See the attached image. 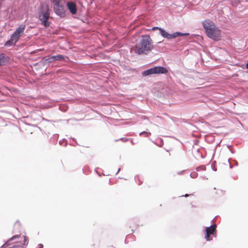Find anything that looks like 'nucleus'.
<instances>
[{"label":"nucleus","instance_id":"nucleus-18","mask_svg":"<svg viewBox=\"0 0 248 248\" xmlns=\"http://www.w3.org/2000/svg\"><path fill=\"white\" fill-rule=\"evenodd\" d=\"M196 175H197V174L195 173V174H194V175H193V176H192V177H193V178H194V177H196Z\"/></svg>","mask_w":248,"mask_h":248},{"label":"nucleus","instance_id":"nucleus-16","mask_svg":"<svg viewBox=\"0 0 248 248\" xmlns=\"http://www.w3.org/2000/svg\"><path fill=\"white\" fill-rule=\"evenodd\" d=\"M142 134H146V136H148V135H151V133H147V132H143L141 133H140V135H141Z\"/></svg>","mask_w":248,"mask_h":248},{"label":"nucleus","instance_id":"nucleus-9","mask_svg":"<svg viewBox=\"0 0 248 248\" xmlns=\"http://www.w3.org/2000/svg\"><path fill=\"white\" fill-rule=\"evenodd\" d=\"M67 6L72 14L75 15L77 13V8L75 3L72 1L68 2L67 3Z\"/></svg>","mask_w":248,"mask_h":248},{"label":"nucleus","instance_id":"nucleus-12","mask_svg":"<svg viewBox=\"0 0 248 248\" xmlns=\"http://www.w3.org/2000/svg\"><path fill=\"white\" fill-rule=\"evenodd\" d=\"M46 61H47L49 63L54 62L53 56L48 57L47 59H46Z\"/></svg>","mask_w":248,"mask_h":248},{"label":"nucleus","instance_id":"nucleus-17","mask_svg":"<svg viewBox=\"0 0 248 248\" xmlns=\"http://www.w3.org/2000/svg\"><path fill=\"white\" fill-rule=\"evenodd\" d=\"M183 196H184V197H188V196H189V195H188V194H185V195H182V197H183Z\"/></svg>","mask_w":248,"mask_h":248},{"label":"nucleus","instance_id":"nucleus-10","mask_svg":"<svg viewBox=\"0 0 248 248\" xmlns=\"http://www.w3.org/2000/svg\"><path fill=\"white\" fill-rule=\"evenodd\" d=\"M16 42L15 40H12V38L11 37L10 40L7 41L5 44V46H10L12 45H15Z\"/></svg>","mask_w":248,"mask_h":248},{"label":"nucleus","instance_id":"nucleus-15","mask_svg":"<svg viewBox=\"0 0 248 248\" xmlns=\"http://www.w3.org/2000/svg\"><path fill=\"white\" fill-rule=\"evenodd\" d=\"M53 4L62 2V0H52Z\"/></svg>","mask_w":248,"mask_h":248},{"label":"nucleus","instance_id":"nucleus-19","mask_svg":"<svg viewBox=\"0 0 248 248\" xmlns=\"http://www.w3.org/2000/svg\"><path fill=\"white\" fill-rule=\"evenodd\" d=\"M196 175H197V174L195 173V174H194V175H193V176H192V177H193V178H194V177H196Z\"/></svg>","mask_w":248,"mask_h":248},{"label":"nucleus","instance_id":"nucleus-11","mask_svg":"<svg viewBox=\"0 0 248 248\" xmlns=\"http://www.w3.org/2000/svg\"><path fill=\"white\" fill-rule=\"evenodd\" d=\"M53 56L54 61L63 60L64 59L63 56L62 55H58Z\"/></svg>","mask_w":248,"mask_h":248},{"label":"nucleus","instance_id":"nucleus-14","mask_svg":"<svg viewBox=\"0 0 248 248\" xmlns=\"http://www.w3.org/2000/svg\"><path fill=\"white\" fill-rule=\"evenodd\" d=\"M19 236H20V235H14L9 240L8 242H10L16 238H17L19 237Z\"/></svg>","mask_w":248,"mask_h":248},{"label":"nucleus","instance_id":"nucleus-7","mask_svg":"<svg viewBox=\"0 0 248 248\" xmlns=\"http://www.w3.org/2000/svg\"><path fill=\"white\" fill-rule=\"evenodd\" d=\"M53 8L57 15L61 17H63L65 16L64 6L62 2L53 4Z\"/></svg>","mask_w":248,"mask_h":248},{"label":"nucleus","instance_id":"nucleus-4","mask_svg":"<svg viewBox=\"0 0 248 248\" xmlns=\"http://www.w3.org/2000/svg\"><path fill=\"white\" fill-rule=\"evenodd\" d=\"M168 72V70L164 67L155 66L143 71L142 75L147 76L151 74H167Z\"/></svg>","mask_w":248,"mask_h":248},{"label":"nucleus","instance_id":"nucleus-3","mask_svg":"<svg viewBox=\"0 0 248 248\" xmlns=\"http://www.w3.org/2000/svg\"><path fill=\"white\" fill-rule=\"evenodd\" d=\"M39 19L41 24L46 28L50 26V22L48 21L50 18V10L48 5H45L42 7L39 14Z\"/></svg>","mask_w":248,"mask_h":248},{"label":"nucleus","instance_id":"nucleus-1","mask_svg":"<svg viewBox=\"0 0 248 248\" xmlns=\"http://www.w3.org/2000/svg\"><path fill=\"white\" fill-rule=\"evenodd\" d=\"M153 47L152 40L148 35H143L140 42L135 46V52L138 54H146Z\"/></svg>","mask_w":248,"mask_h":248},{"label":"nucleus","instance_id":"nucleus-5","mask_svg":"<svg viewBox=\"0 0 248 248\" xmlns=\"http://www.w3.org/2000/svg\"><path fill=\"white\" fill-rule=\"evenodd\" d=\"M155 30H158L160 31L161 35L164 38L167 39H171L175 38L178 36H183V35H188V33H182L180 32H176L173 34H169L167 31H166L164 30L161 28H159L157 27H154L152 28L153 31H155Z\"/></svg>","mask_w":248,"mask_h":248},{"label":"nucleus","instance_id":"nucleus-6","mask_svg":"<svg viewBox=\"0 0 248 248\" xmlns=\"http://www.w3.org/2000/svg\"><path fill=\"white\" fill-rule=\"evenodd\" d=\"M25 27V25H21L18 28H17L11 36L12 38V40H15V41L16 42L19 38L23 33Z\"/></svg>","mask_w":248,"mask_h":248},{"label":"nucleus","instance_id":"nucleus-8","mask_svg":"<svg viewBox=\"0 0 248 248\" xmlns=\"http://www.w3.org/2000/svg\"><path fill=\"white\" fill-rule=\"evenodd\" d=\"M205 231L206 235L205 236V238L207 241L211 240L212 238L210 237V235H214L216 234V225H213L209 227H206Z\"/></svg>","mask_w":248,"mask_h":248},{"label":"nucleus","instance_id":"nucleus-20","mask_svg":"<svg viewBox=\"0 0 248 248\" xmlns=\"http://www.w3.org/2000/svg\"><path fill=\"white\" fill-rule=\"evenodd\" d=\"M5 245H7V243H6L5 244L3 245V247H4Z\"/></svg>","mask_w":248,"mask_h":248},{"label":"nucleus","instance_id":"nucleus-2","mask_svg":"<svg viewBox=\"0 0 248 248\" xmlns=\"http://www.w3.org/2000/svg\"><path fill=\"white\" fill-rule=\"evenodd\" d=\"M203 28L207 36L215 41H218L220 38V30L215 24L208 21H204L202 23Z\"/></svg>","mask_w":248,"mask_h":248},{"label":"nucleus","instance_id":"nucleus-13","mask_svg":"<svg viewBox=\"0 0 248 248\" xmlns=\"http://www.w3.org/2000/svg\"><path fill=\"white\" fill-rule=\"evenodd\" d=\"M4 62V56L3 54H0V65H1Z\"/></svg>","mask_w":248,"mask_h":248}]
</instances>
